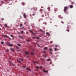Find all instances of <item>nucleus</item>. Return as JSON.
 Instances as JSON below:
<instances>
[{
  "label": "nucleus",
  "instance_id": "nucleus-21",
  "mask_svg": "<svg viewBox=\"0 0 76 76\" xmlns=\"http://www.w3.org/2000/svg\"><path fill=\"white\" fill-rule=\"evenodd\" d=\"M15 47L17 49H19V48L18 47V46H16Z\"/></svg>",
  "mask_w": 76,
  "mask_h": 76
},
{
  "label": "nucleus",
  "instance_id": "nucleus-51",
  "mask_svg": "<svg viewBox=\"0 0 76 76\" xmlns=\"http://www.w3.org/2000/svg\"><path fill=\"white\" fill-rule=\"evenodd\" d=\"M21 58L19 59V60H21Z\"/></svg>",
  "mask_w": 76,
  "mask_h": 76
},
{
  "label": "nucleus",
  "instance_id": "nucleus-40",
  "mask_svg": "<svg viewBox=\"0 0 76 76\" xmlns=\"http://www.w3.org/2000/svg\"><path fill=\"white\" fill-rule=\"evenodd\" d=\"M50 54H53V53H52V52H50Z\"/></svg>",
  "mask_w": 76,
  "mask_h": 76
},
{
  "label": "nucleus",
  "instance_id": "nucleus-4",
  "mask_svg": "<svg viewBox=\"0 0 76 76\" xmlns=\"http://www.w3.org/2000/svg\"><path fill=\"white\" fill-rule=\"evenodd\" d=\"M7 45H9V46H13V45L12 44H10V43H7Z\"/></svg>",
  "mask_w": 76,
  "mask_h": 76
},
{
  "label": "nucleus",
  "instance_id": "nucleus-33",
  "mask_svg": "<svg viewBox=\"0 0 76 76\" xmlns=\"http://www.w3.org/2000/svg\"><path fill=\"white\" fill-rule=\"evenodd\" d=\"M31 54H32V55H34V53H33L32 52H31Z\"/></svg>",
  "mask_w": 76,
  "mask_h": 76
},
{
  "label": "nucleus",
  "instance_id": "nucleus-30",
  "mask_svg": "<svg viewBox=\"0 0 76 76\" xmlns=\"http://www.w3.org/2000/svg\"><path fill=\"white\" fill-rule=\"evenodd\" d=\"M43 24H45V25H46L47 23H46V22H45L43 23Z\"/></svg>",
  "mask_w": 76,
  "mask_h": 76
},
{
  "label": "nucleus",
  "instance_id": "nucleus-57",
  "mask_svg": "<svg viewBox=\"0 0 76 76\" xmlns=\"http://www.w3.org/2000/svg\"><path fill=\"white\" fill-rule=\"evenodd\" d=\"M60 15H59V16H58V17H60Z\"/></svg>",
  "mask_w": 76,
  "mask_h": 76
},
{
  "label": "nucleus",
  "instance_id": "nucleus-3",
  "mask_svg": "<svg viewBox=\"0 0 76 76\" xmlns=\"http://www.w3.org/2000/svg\"><path fill=\"white\" fill-rule=\"evenodd\" d=\"M34 38H37V39H39V38L38 37H32V39H34Z\"/></svg>",
  "mask_w": 76,
  "mask_h": 76
},
{
  "label": "nucleus",
  "instance_id": "nucleus-9",
  "mask_svg": "<svg viewBox=\"0 0 76 76\" xmlns=\"http://www.w3.org/2000/svg\"><path fill=\"white\" fill-rule=\"evenodd\" d=\"M19 37V38H21V39H23V37H22V36H19V37Z\"/></svg>",
  "mask_w": 76,
  "mask_h": 76
},
{
  "label": "nucleus",
  "instance_id": "nucleus-53",
  "mask_svg": "<svg viewBox=\"0 0 76 76\" xmlns=\"http://www.w3.org/2000/svg\"><path fill=\"white\" fill-rule=\"evenodd\" d=\"M1 30V28H0V30Z\"/></svg>",
  "mask_w": 76,
  "mask_h": 76
},
{
  "label": "nucleus",
  "instance_id": "nucleus-56",
  "mask_svg": "<svg viewBox=\"0 0 76 76\" xmlns=\"http://www.w3.org/2000/svg\"><path fill=\"white\" fill-rule=\"evenodd\" d=\"M48 16H49V14H48Z\"/></svg>",
  "mask_w": 76,
  "mask_h": 76
},
{
  "label": "nucleus",
  "instance_id": "nucleus-41",
  "mask_svg": "<svg viewBox=\"0 0 76 76\" xmlns=\"http://www.w3.org/2000/svg\"><path fill=\"white\" fill-rule=\"evenodd\" d=\"M38 45V46L39 47H40L41 48V47H40V46H39V45Z\"/></svg>",
  "mask_w": 76,
  "mask_h": 76
},
{
  "label": "nucleus",
  "instance_id": "nucleus-11",
  "mask_svg": "<svg viewBox=\"0 0 76 76\" xmlns=\"http://www.w3.org/2000/svg\"><path fill=\"white\" fill-rule=\"evenodd\" d=\"M70 8H73V6L72 5H71L70 6Z\"/></svg>",
  "mask_w": 76,
  "mask_h": 76
},
{
  "label": "nucleus",
  "instance_id": "nucleus-60",
  "mask_svg": "<svg viewBox=\"0 0 76 76\" xmlns=\"http://www.w3.org/2000/svg\"><path fill=\"white\" fill-rule=\"evenodd\" d=\"M1 3H3V1H2V2H1Z\"/></svg>",
  "mask_w": 76,
  "mask_h": 76
},
{
  "label": "nucleus",
  "instance_id": "nucleus-35",
  "mask_svg": "<svg viewBox=\"0 0 76 76\" xmlns=\"http://www.w3.org/2000/svg\"><path fill=\"white\" fill-rule=\"evenodd\" d=\"M54 50L56 51H57V49L56 48H55Z\"/></svg>",
  "mask_w": 76,
  "mask_h": 76
},
{
  "label": "nucleus",
  "instance_id": "nucleus-43",
  "mask_svg": "<svg viewBox=\"0 0 76 76\" xmlns=\"http://www.w3.org/2000/svg\"><path fill=\"white\" fill-rule=\"evenodd\" d=\"M1 20H4V19L2 18V19H1Z\"/></svg>",
  "mask_w": 76,
  "mask_h": 76
},
{
  "label": "nucleus",
  "instance_id": "nucleus-7",
  "mask_svg": "<svg viewBox=\"0 0 76 76\" xmlns=\"http://www.w3.org/2000/svg\"><path fill=\"white\" fill-rule=\"evenodd\" d=\"M23 16L24 17V18H26V14H25V13H24L23 14Z\"/></svg>",
  "mask_w": 76,
  "mask_h": 76
},
{
  "label": "nucleus",
  "instance_id": "nucleus-20",
  "mask_svg": "<svg viewBox=\"0 0 76 76\" xmlns=\"http://www.w3.org/2000/svg\"><path fill=\"white\" fill-rule=\"evenodd\" d=\"M10 36L11 37H12V38H13V37H14V36H13L12 35H11Z\"/></svg>",
  "mask_w": 76,
  "mask_h": 76
},
{
  "label": "nucleus",
  "instance_id": "nucleus-8",
  "mask_svg": "<svg viewBox=\"0 0 76 76\" xmlns=\"http://www.w3.org/2000/svg\"><path fill=\"white\" fill-rule=\"evenodd\" d=\"M43 71L44 72V73H48V71H45L44 70H43Z\"/></svg>",
  "mask_w": 76,
  "mask_h": 76
},
{
  "label": "nucleus",
  "instance_id": "nucleus-34",
  "mask_svg": "<svg viewBox=\"0 0 76 76\" xmlns=\"http://www.w3.org/2000/svg\"><path fill=\"white\" fill-rule=\"evenodd\" d=\"M17 61H18V62H19L20 63H21V62H20L19 61H18V60H17Z\"/></svg>",
  "mask_w": 76,
  "mask_h": 76
},
{
  "label": "nucleus",
  "instance_id": "nucleus-5",
  "mask_svg": "<svg viewBox=\"0 0 76 76\" xmlns=\"http://www.w3.org/2000/svg\"><path fill=\"white\" fill-rule=\"evenodd\" d=\"M25 54H27V55H29L30 54V53L28 51H26L25 52Z\"/></svg>",
  "mask_w": 76,
  "mask_h": 76
},
{
  "label": "nucleus",
  "instance_id": "nucleus-59",
  "mask_svg": "<svg viewBox=\"0 0 76 76\" xmlns=\"http://www.w3.org/2000/svg\"><path fill=\"white\" fill-rule=\"evenodd\" d=\"M67 14H68V12H67Z\"/></svg>",
  "mask_w": 76,
  "mask_h": 76
},
{
  "label": "nucleus",
  "instance_id": "nucleus-24",
  "mask_svg": "<svg viewBox=\"0 0 76 76\" xmlns=\"http://www.w3.org/2000/svg\"><path fill=\"white\" fill-rule=\"evenodd\" d=\"M66 31L67 32H70V30H69V29L66 30Z\"/></svg>",
  "mask_w": 76,
  "mask_h": 76
},
{
  "label": "nucleus",
  "instance_id": "nucleus-18",
  "mask_svg": "<svg viewBox=\"0 0 76 76\" xmlns=\"http://www.w3.org/2000/svg\"><path fill=\"white\" fill-rule=\"evenodd\" d=\"M47 9L48 10H49V11H50V8L49 7H48Z\"/></svg>",
  "mask_w": 76,
  "mask_h": 76
},
{
  "label": "nucleus",
  "instance_id": "nucleus-48",
  "mask_svg": "<svg viewBox=\"0 0 76 76\" xmlns=\"http://www.w3.org/2000/svg\"><path fill=\"white\" fill-rule=\"evenodd\" d=\"M21 60L22 61H23V59H21Z\"/></svg>",
  "mask_w": 76,
  "mask_h": 76
},
{
  "label": "nucleus",
  "instance_id": "nucleus-16",
  "mask_svg": "<svg viewBox=\"0 0 76 76\" xmlns=\"http://www.w3.org/2000/svg\"><path fill=\"white\" fill-rule=\"evenodd\" d=\"M47 61H51V59H46Z\"/></svg>",
  "mask_w": 76,
  "mask_h": 76
},
{
  "label": "nucleus",
  "instance_id": "nucleus-44",
  "mask_svg": "<svg viewBox=\"0 0 76 76\" xmlns=\"http://www.w3.org/2000/svg\"><path fill=\"white\" fill-rule=\"evenodd\" d=\"M26 40L27 41H28V42H29V41L27 39H26Z\"/></svg>",
  "mask_w": 76,
  "mask_h": 76
},
{
  "label": "nucleus",
  "instance_id": "nucleus-22",
  "mask_svg": "<svg viewBox=\"0 0 76 76\" xmlns=\"http://www.w3.org/2000/svg\"><path fill=\"white\" fill-rule=\"evenodd\" d=\"M26 69H28V70H29V71H31V69H30L29 68H26Z\"/></svg>",
  "mask_w": 76,
  "mask_h": 76
},
{
  "label": "nucleus",
  "instance_id": "nucleus-31",
  "mask_svg": "<svg viewBox=\"0 0 76 76\" xmlns=\"http://www.w3.org/2000/svg\"><path fill=\"white\" fill-rule=\"evenodd\" d=\"M36 69H39V67H38V66H36Z\"/></svg>",
  "mask_w": 76,
  "mask_h": 76
},
{
  "label": "nucleus",
  "instance_id": "nucleus-50",
  "mask_svg": "<svg viewBox=\"0 0 76 76\" xmlns=\"http://www.w3.org/2000/svg\"><path fill=\"white\" fill-rule=\"evenodd\" d=\"M61 22H62V23H64L63 22V21H62Z\"/></svg>",
  "mask_w": 76,
  "mask_h": 76
},
{
  "label": "nucleus",
  "instance_id": "nucleus-26",
  "mask_svg": "<svg viewBox=\"0 0 76 76\" xmlns=\"http://www.w3.org/2000/svg\"><path fill=\"white\" fill-rule=\"evenodd\" d=\"M43 56L45 58H46V55H44Z\"/></svg>",
  "mask_w": 76,
  "mask_h": 76
},
{
  "label": "nucleus",
  "instance_id": "nucleus-2",
  "mask_svg": "<svg viewBox=\"0 0 76 76\" xmlns=\"http://www.w3.org/2000/svg\"><path fill=\"white\" fill-rule=\"evenodd\" d=\"M2 36H3L4 37H7V38H9V39H10L11 40V39H11V38L9 37V36H7V35H2Z\"/></svg>",
  "mask_w": 76,
  "mask_h": 76
},
{
  "label": "nucleus",
  "instance_id": "nucleus-14",
  "mask_svg": "<svg viewBox=\"0 0 76 76\" xmlns=\"http://www.w3.org/2000/svg\"><path fill=\"white\" fill-rule=\"evenodd\" d=\"M47 49V47H45L44 48V50H46Z\"/></svg>",
  "mask_w": 76,
  "mask_h": 76
},
{
  "label": "nucleus",
  "instance_id": "nucleus-12",
  "mask_svg": "<svg viewBox=\"0 0 76 76\" xmlns=\"http://www.w3.org/2000/svg\"><path fill=\"white\" fill-rule=\"evenodd\" d=\"M46 34L47 35H48V36H50V34H49V33L46 32Z\"/></svg>",
  "mask_w": 76,
  "mask_h": 76
},
{
  "label": "nucleus",
  "instance_id": "nucleus-13",
  "mask_svg": "<svg viewBox=\"0 0 76 76\" xmlns=\"http://www.w3.org/2000/svg\"><path fill=\"white\" fill-rule=\"evenodd\" d=\"M17 45H18V46H19V47H20V46H21V45H22L21 44H19L18 43L17 44Z\"/></svg>",
  "mask_w": 76,
  "mask_h": 76
},
{
  "label": "nucleus",
  "instance_id": "nucleus-55",
  "mask_svg": "<svg viewBox=\"0 0 76 76\" xmlns=\"http://www.w3.org/2000/svg\"><path fill=\"white\" fill-rule=\"evenodd\" d=\"M25 67H26L25 66H24V68H25Z\"/></svg>",
  "mask_w": 76,
  "mask_h": 76
},
{
  "label": "nucleus",
  "instance_id": "nucleus-37",
  "mask_svg": "<svg viewBox=\"0 0 76 76\" xmlns=\"http://www.w3.org/2000/svg\"><path fill=\"white\" fill-rule=\"evenodd\" d=\"M21 34H23V31H21Z\"/></svg>",
  "mask_w": 76,
  "mask_h": 76
},
{
  "label": "nucleus",
  "instance_id": "nucleus-58",
  "mask_svg": "<svg viewBox=\"0 0 76 76\" xmlns=\"http://www.w3.org/2000/svg\"><path fill=\"white\" fill-rule=\"evenodd\" d=\"M61 19H63V17H62V18H61Z\"/></svg>",
  "mask_w": 76,
  "mask_h": 76
},
{
  "label": "nucleus",
  "instance_id": "nucleus-15",
  "mask_svg": "<svg viewBox=\"0 0 76 76\" xmlns=\"http://www.w3.org/2000/svg\"><path fill=\"white\" fill-rule=\"evenodd\" d=\"M22 5H23V6H24V5H25V4L24 2H22Z\"/></svg>",
  "mask_w": 76,
  "mask_h": 76
},
{
  "label": "nucleus",
  "instance_id": "nucleus-23",
  "mask_svg": "<svg viewBox=\"0 0 76 76\" xmlns=\"http://www.w3.org/2000/svg\"><path fill=\"white\" fill-rule=\"evenodd\" d=\"M49 50L50 51H53V50H52V49L51 48H50L49 49Z\"/></svg>",
  "mask_w": 76,
  "mask_h": 76
},
{
  "label": "nucleus",
  "instance_id": "nucleus-29",
  "mask_svg": "<svg viewBox=\"0 0 76 76\" xmlns=\"http://www.w3.org/2000/svg\"><path fill=\"white\" fill-rule=\"evenodd\" d=\"M46 52H46V51H43V53H46Z\"/></svg>",
  "mask_w": 76,
  "mask_h": 76
},
{
  "label": "nucleus",
  "instance_id": "nucleus-46",
  "mask_svg": "<svg viewBox=\"0 0 76 76\" xmlns=\"http://www.w3.org/2000/svg\"><path fill=\"white\" fill-rule=\"evenodd\" d=\"M55 47H57V45H56L55 46Z\"/></svg>",
  "mask_w": 76,
  "mask_h": 76
},
{
  "label": "nucleus",
  "instance_id": "nucleus-38",
  "mask_svg": "<svg viewBox=\"0 0 76 76\" xmlns=\"http://www.w3.org/2000/svg\"><path fill=\"white\" fill-rule=\"evenodd\" d=\"M26 57H29V55L27 56Z\"/></svg>",
  "mask_w": 76,
  "mask_h": 76
},
{
  "label": "nucleus",
  "instance_id": "nucleus-28",
  "mask_svg": "<svg viewBox=\"0 0 76 76\" xmlns=\"http://www.w3.org/2000/svg\"><path fill=\"white\" fill-rule=\"evenodd\" d=\"M1 44H4V42H1Z\"/></svg>",
  "mask_w": 76,
  "mask_h": 76
},
{
  "label": "nucleus",
  "instance_id": "nucleus-47",
  "mask_svg": "<svg viewBox=\"0 0 76 76\" xmlns=\"http://www.w3.org/2000/svg\"><path fill=\"white\" fill-rule=\"evenodd\" d=\"M24 27H22L21 28V29H23V28H24Z\"/></svg>",
  "mask_w": 76,
  "mask_h": 76
},
{
  "label": "nucleus",
  "instance_id": "nucleus-42",
  "mask_svg": "<svg viewBox=\"0 0 76 76\" xmlns=\"http://www.w3.org/2000/svg\"><path fill=\"white\" fill-rule=\"evenodd\" d=\"M40 31H42V32H43V30H41Z\"/></svg>",
  "mask_w": 76,
  "mask_h": 76
},
{
  "label": "nucleus",
  "instance_id": "nucleus-19",
  "mask_svg": "<svg viewBox=\"0 0 76 76\" xmlns=\"http://www.w3.org/2000/svg\"><path fill=\"white\" fill-rule=\"evenodd\" d=\"M29 31L30 32H31V33H32V34H34V33H33V32H32V31L30 30Z\"/></svg>",
  "mask_w": 76,
  "mask_h": 76
},
{
  "label": "nucleus",
  "instance_id": "nucleus-10",
  "mask_svg": "<svg viewBox=\"0 0 76 76\" xmlns=\"http://www.w3.org/2000/svg\"><path fill=\"white\" fill-rule=\"evenodd\" d=\"M4 26H5V27H7V25L6 24H5L4 25Z\"/></svg>",
  "mask_w": 76,
  "mask_h": 76
},
{
  "label": "nucleus",
  "instance_id": "nucleus-32",
  "mask_svg": "<svg viewBox=\"0 0 76 76\" xmlns=\"http://www.w3.org/2000/svg\"><path fill=\"white\" fill-rule=\"evenodd\" d=\"M20 27H22V24H20Z\"/></svg>",
  "mask_w": 76,
  "mask_h": 76
},
{
  "label": "nucleus",
  "instance_id": "nucleus-52",
  "mask_svg": "<svg viewBox=\"0 0 76 76\" xmlns=\"http://www.w3.org/2000/svg\"><path fill=\"white\" fill-rule=\"evenodd\" d=\"M66 28H69V27H68L67 26V27Z\"/></svg>",
  "mask_w": 76,
  "mask_h": 76
},
{
  "label": "nucleus",
  "instance_id": "nucleus-36",
  "mask_svg": "<svg viewBox=\"0 0 76 76\" xmlns=\"http://www.w3.org/2000/svg\"><path fill=\"white\" fill-rule=\"evenodd\" d=\"M33 63H37V62H36L35 61H33Z\"/></svg>",
  "mask_w": 76,
  "mask_h": 76
},
{
  "label": "nucleus",
  "instance_id": "nucleus-6",
  "mask_svg": "<svg viewBox=\"0 0 76 76\" xmlns=\"http://www.w3.org/2000/svg\"><path fill=\"white\" fill-rule=\"evenodd\" d=\"M10 50L12 51H15V50L12 48H10Z\"/></svg>",
  "mask_w": 76,
  "mask_h": 76
},
{
  "label": "nucleus",
  "instance_id": "nucleus-39",
  "mask_svg": "<svg viewBox=\"0 0 76 76\" xmlns=\"http://www.w3.org/2000/svg\"><path fill=\"white\" fill-rule=\"evenodd\" d=\"M32 15V16H35V14H33Z\"/></svg>",
  "mask_w": 76,
  "mask_h": 76
},
{
  "label": "nucleus",
  "instance_id": "nucleus-25",
  "mask_svg": "<svg viewBox=\"0 0 76 76\" xmlns=\"http://www.w3.org/2000/svg\"><path fill=\"white\" fill-rule=\"evenodd\" d=\"M6 51H7V52H8L9 51V50L8 49H7L6 50Z\"/></svg>",
  "mask_w": 76,
  "mask_h": 76
},
{
  "label": "nucleus",
  "instance_id": "nucleus-49",
  "mask_svg": "<svg viewBox=\"0 0 76 76\" xmlns=\"http://www.w3.org/2000/svg\"><path fill=\"white\" fill-rule=\"evenodd\" d=\"M26 34H28V32H26Z\"/></svg>",
  "mask_w": 76,
  "mask_h": 76
},
{
  "label": "nucleus",
  "instance_id": "nucleus-27",
  "mask_svg": "<svg viewBox=\"0 0 76 76\" xmlns=\"http://www.w3.org/2000/svg\"><path fill=\"white\" fill-rule=\"evenodd\" d=\"M37 8H35L34 9V10H37Z\"/></svg>",
  "mask_w": 76,
  "mask_h": 76
},
{
  "label": "nucleus",
  "instance_id": "nucleus-17",
  "mask_svg": "<svg viewBox=\"0 0 76 76\" xmlns=\"http://www.w3.org/2000/svg\"><path fill=\"white\" fill-rule=\"evenodd\" d=\"M10 63L12 65V66H14L13 64V63H12V62H11L10 61Z\"/></svg>",
  "mask_w": 76,
  "mask_h": 76
},
{
  "label": "nucleus",
  "instance_id": "nucleus-1",
  "mask_svg": "<svg viewBox=\"0 0 76 76\" xmlns=\"http://www.w3.org/2000/svg\"><path fill=\"white\" fill-rule=\"evenodd\" d=\"M68 6H66V7H64V12L65 13H67L66 12V10H67L68 9Z\"/></svg>",
  "mask_w": 76,
  "mask_h": 76
},
{
  "label": "nucleus",
  "instance_id": "nucleus-54",
  "mask_svg": "<svg viewBox=\"0 0 76 76\" xmlns=\"http://www.w3.org/2000/svg\"><path fill=\"white\" fill-rule=\"evenodd\" d=\"M72 3L73 4H73V2H72Z\"/></svg>",
  "mask_w": 76,
  "mask_h": 76
},
{
  "label": "nucleus",
  "instance_id": "nucleus-45",
  "mask_svg": "<svg viewBox=\"0 0 76 76\" xmlns=\"http://www.w3.org/2000/svg\"><path fill=\"white\" fill-rule=\"evenodd\" d=\"M26 22H25L24 23V25H25V24H26Z\"/></svg>",
  "mask_w": 76,
  "mask_h": 76
}]
</instances>
